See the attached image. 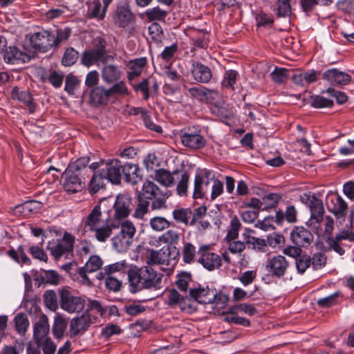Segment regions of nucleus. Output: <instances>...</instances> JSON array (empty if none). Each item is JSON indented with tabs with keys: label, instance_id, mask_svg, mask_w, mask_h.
Returning <instances> with one entry per match:
<instances>
[{
	"label": "nucleus",
	"instance_id": "1",
	"mask_svg": "<svg viewBox=\"0 0 354 354\" xmlns=\"http://www.w3.org/2000/svg\"><path fill=\"white\" fill-rule=\"evenodd\" d=\"M162 277V274L158 273L150 266H131L128 270L129 291L137 293L143 290H158Z\"/></svg>",
	"mask_w": 354,
	"mask_h": 354
},
{
	"label": "nucleus",
	"instance_id": "2",
	"mask_svg": "<svg viewBox=\"0 0 354 354\" xmlns=\"http://www.w3.org/2000/svg\"><path fill=\"white\" fill-rule=\"evenodd\" d=\"M89 161L88 157H82L68 166L61 179L66 192L75 193L84 188Z\"/></svg>",
	"mask_w": 354,
	"mask_h": 354
},
{
	"label": "nucleus",
	"instance_id": "3",
	"mask_svg": "<svg viewBox=\"0 0 354 354\" xmlns=\"http://www.w3.org/2000/svg\"><path fill=\"white\" fill-rule=\"evenodd\" d=\"M210 171H205L202 176H196L194 180V198H202L210 193L212 200L219 196L223 192V183L215 178L209 180Z\"/></svg>",
	"mask_w": 354,
	"mask_h": 354
},
{
	"label": "nucleus",
	"instance_id": "4",
	"mask_svg": "<svg viewBox=\"0 0 354 354\" xmlns=\"http://www.w3.org/2000/svg\"><path fill=\"white\" fill-rule=\"evenodd\" d=\"M113 59L114 57L108 54L106 40L97 37L93 39L92 48L82 53L81 62L84 66L89 67L98 62L105 64Z\"/></svg>",
	"mask_w": 354,
	"mask_h": 354
},
{
	"label": "nucleus",
	"instance_id": "5",
	"mask_svg": "<svg viewBox=\"0 0 354 354\" xmlns=\"http://www.w3.org/2000/svg\"><path fill=\"white\" fill-rule=\"evenodd\" d=\"M300 201L308 205L310 211V218L306 222V225L310 228L318 229L324 219V208L322 201L315 195L307 193L300 196Z\"/></svg>",
	"mask_w": 354,
	"mask_h": 354
},
{
	"label": "nucleus",
	"instance_id": "6",
	"mask_svg": "<svg viewBox=\"0 0 354 354\" xmlns=\"http://www.w3.org/2000/svg\"><path fill=\"white\" fill-rule=\"evenodd\" d=\"M187 297L194 308V311H196L197 309L195 304L196 302L198 304H210L214 301L216 297V290L210 289L208 286L203 287L199 285L197 287L190 288Z\"/></svg>",
	"mask_w": 354,
	"mask_h": 354
},
{
	"label": "nucleus",
	"instance_id": "7",
	"mask_svg": "<svg viewBox=\"0 0 354 354\" xmlns=\"http://www.w3.org/2000/svg\"><path fill=\"white\" fill-rule=\"evenodd\" d=\"M61 308L69 313L82 311L85 306V300L80 297L73 295L67 290L60 291Z\"/></svg>",
	"mask_w": 354,
	"mask_h": 354
},
{
	"label": "nucleus",
	"instance_id": "8",
	"mask_svg": "<svg viewBox=\"0 0 354 354\" xmlns=\"http://www.w3.org/2000/svg\"><path fill=\"white\" fill-rule=\"evenodd\" d=\"M122 165L118 160H109L101 162L100 169L102 175H104L109 182L118 185L120 183Z\"/></svg>",
	"mask_w": 354,
	"mask_h": 354
},
{
	"label": "nucleus",
	"instance_id": "9",
	"mask_svg": "<svg viewBox=\"0 0 354 354\" xmlns=\"http://www.w3.org/2000/svg\"><path fill=\"white\" fill-rule=\"evenodd\" d=\"M167 297L166 303L169 306L172 308L179 306L182 311L187 313L194 312V308L187 294L182 295L175 288H171L167 290Z\"/></svg>",
	"mask_w": 354,
	"mask_h": 354
},
{
	"label": "nucleus",
	"instance_id": "10",
	"mask_svg": "<svg viewBox=\"0 0 354 354\" xmlns=\"http://www.w3.org/2000/svg\"><path fill=\"white\" fill-rule=\"evenodd\" d=\"M32 48L39 52H46L55 46V35L47 30L34 33L30 37Z\"/></svg>",
	"mask_w": 354,
	"mask_h": 354
},
{
	"label": "nucleus",
	"instance_id": "11",
	"mask_svg": "<svg viewBox=\"0 0 354 354\" xmlns=\"http://www.w3.org/2000/svg\"><path fill=\"white\" fill-rule=\"evenodd\" d=\"M199 258L198 262L208 270L218 269L221 266V257L210 251L208 245L201 246L198 252Z\"/></svg>",
	"mask_w": 354,
	"mask_h": 354
},
{
	"label": "nucleus",
	"instance_id": "12",
	"mask_svg": "<svg viewBox=\"0 0 354 354\" xmlns=\"http://www.w3.org/2000/svg\"><path fill=\"white\" fill-rule=\"evenodd\" d=\"M290 239L293 245L307 248L313 243L314 236L303 226H294L290 234Z\"/></svg>",
	"mask_w": 354,
	"mask_h": 354
},
{
	"label": "nucleus",
	"instance_id": "13",
	"mask_svg": "<svg viewBox=\"0 0 354 354\" xmlns=\"http://www.w3.org/2000/svg\"><path fill=\"white\" fill-rule=\"evenodd\" d=\"M74 242L75 237L72 234L66 232L62 239L59 240L55 245L50 246L48 245L47 248L50 251L55 259H58L64 254L73 251Z\"/></svg>",
	"mask_w": 354,
	"mask_h": 354
},
{
	"label": "nucleus",
	"instance_id": "14",
	"mask_svg": "<svg viewBox=\"0 0 354 354\" xmlns=\"http://www.w3.org/2000/svg\"><path fill=\"white\" fill-rule=\"evenodd\" d=\"M289 263L285 257L277 255L268 260L266 270L272 277L280 278L285 275Z\"/></svg>",
	"mask_w": 354,
	"mask_h": 354
},
{
	"label": "nucleus",
	"instance_id": "15",
	"mask_svg": "<svg viewBox=\"0 0 354 354\" xmlns=\"http://www.w3.org/2000/svg\"><path fill=\"white\" fill-rule=\"evenodd\" d=\"M3 60L7 64H15L28 62L32 56L27 51H23L15 46H6L3 50Z\"/></svg>",
	"mask_w": 354,
	"mask_h": 354
},
{
	"label": "nucleus",
	"instance_id": "16",
	"mask_svg": "<svg viewBox=\"0 0 354 354\" xmlns=\"http://www.w3.org/2000/svg\"><path fill=\"white\" fill-rule=\"evenodd\" d=\"M133 18L129 2L125 0L120 1L118 4L114 17L115 24L120 27L125 28L131 24Z\"/></svg>",
	"mask_w": 354,
	"mask_h": 354
},
{
	"label": "nucleus",
	"instance_id": "17",
	"mask_svg": "<svg viewBox=\"0 0 354 354\" xmlns=\"http://www.w3.org/2000/svg\"><path fill=\"white\" fill-rule=\"evenodd\" d=\"M343 240H349L354 243V232L349 230H342L334 237H328L326 242L329 249L334 250L339 255H343L345 253L341 243Z\"/></svg>",
	"mask_w": 354,
	"mask_h": 354
},
{
	"label": "nucleus",
	"instance_id": "18",
	"mask_svg": "<svg viewBox=\"0 0 354 354\" xmlns=\"http://www.w3.org/2000/svg\"><path fill=\"white\" fill-rule=\"evenodd\" d=\"M91 324V314L84 312L82 315L74 317L71 321L70 335L75 337L86 331Z\"/></svg>",
	"mask_w": 354,
	"mask_h": 354
},
{
	"label": "nucleus",
	"instance_id": "19",
	"mask_svg": "<svg viewBox=\"0 0 354 354\" xmlns=\"http://www.w3.org/2000/svg\"><path fill=\"white\" fill-rule=\"evenodd\" d=\"M106 202V200H102L100 204L95 205L88 215L83 219L84 232H89L100 225L102 221L101 207L102 205H105Z\"/></svg>",
	"mask_w": 354,
	"mask_h": 354
},
{
	"label": "nucleus",
	"instance_id": "20",
	"mask_svg": "<svg viewBox=\"0 0 354 354\" xmlns=\"http://www.w3.org/2000/svg\"><path fill=\"white\" fill-rule=\"evenodd\" d=\"M131 198L129 195H118L113 205L115 210L114 218L122 219L127 217L131 212Z\"/></svg>",
	"mask_w": 354,
	"mask_h": 354
},
{
	"label": "nucleus",
	"instance_id": "21",
	"mask_svg": "<svg viewBox=\"0 0 354 354\" xmlns=\"http://www.w3.org/2000/svg\"><path fill=\"white\" fill-rule=\"evenodd\" d=\"M180 141L185 147L192 149H201L206 145V140L202 135L190 130L180 135Z\"/></svg>",
	"mask_w": 354,
	"mask_h": 354
},
{
	"label": "nucleus",
	"instance_id": "22",
	"mask_svg": "<svg viewBox=\"0 0 354 354\" xmlns=\"http://www.w3.org/2000/svg\"><path fill=\"white\" fill-rule=\"evenodd\" d=\"M323 78L328 81L333 85L344 86L351 81V76L337 68H332L326 71L323 73Z\"/></svg>",
	"mask_w": 354,
	"mask_h": 354
},
{
	"label": "nucleus",
	"instance_id": "23",
	"mask_svg": "<svg viewBox=\"0 0 354 354\" xmlns=\"http://www.w3.org/2000/svg\"><path fill=\"white\" fill-rule=\"evenodd\" d=\"M48 333V317L43 315L34 326V339L38 346L41 345L44 341L49 339Z\"/></svg>",
	"mask_w": 354,
	"mask_h": 354
},
{
	"label": "nucleus",
	"instance_id": "24",
	"mask_svg": "<svg viewBox=\"0 0 354 354\" xmlns=\"http://www.w3.org/2000/svg\"><path fill=\"white\" fill-rule=\"evenodd\" d=\"M102 264V260L99 256L93 255L86 261L84 266L81 267L78 269V274L82 277V280L86 281L88 283H91L86 274L88 272L90 273L97 271L101 268Z\"/></svg>",
	"mask_w": 354,
	"mask_h": 354
},
{
	"label": "nucleus",
	"instance_id": "25",
	"mask_svg": "<svg viewBox=\"0 0 354 354\" xmlns=\"http://www.w3.org/2000/svg\"><path fill=\"white\" fill-rule=\"evenodd\" d=\"M192 75L194 79L200 83H208L212 78L210 68L201 62L192 64Z\"/></svg>",
	"mask_w": 354,
	"mask_h": 354
},
{
	"label": "nucleus",
	"instance_id": "26",
	"mask_svg": "<svg viewBox=\"0 0 354 354\" xmlns=\"http://www.w3.org/2000/svg\"><path fill=\"white\" fill-rule=\"evenodd\" d=\"M122 174L127 183L136 185L142 179V170L137 165L127 163L122 166Z\"/></svg>",
	"mask_w": 354,
	"mask_h": 354
},
{
	"label": "nucleus",
	"instance_id": "27",
	"mask_svg": "<svg viewBox=\"0 0 354 354\" xmlns=\"http://www.w3.org/2000/svg\"><path fill=\"white\" fill-rule=\"evenodd\" d=\"M122 72L116 65L105 64L102 69V80L107 84H112L119 81Z\"/></svg>",
	"mask_w": 354,
	"mask_h": 354
},
{
	"label": "nucleus",
	"instance_id": "28",
	"mask_svg": "<svg viewBox=\"0 0 354 354\" xmlns=\"http://www.w3.org/2000/svg\"><path fill=\"white\" fill-rule=\"evenodd\" d=\"M332 207H330V211L337 218H344L348 210V205L345 201L338 194L334 195L331 198Z\"/></svg>",
	"mask_w": 354,
	"mask_h": 354
},
{
	"label": "nucleus",
	"instance_id": "29",
	"mask_svg": "<svg viewBox=\"0 0 354 354\" xmlns=\"http://www.w3.org/2000/svg\"><path fill=\"white\" fill-rule=\"evenodd\" d=\"M164 193L165 191L161 190L153 182L147 180L144 183L142 190L138 195L149 201Z\"/></svg>",
	"mask_w": 354,
	"mask_h": 354
},
{
	"label": "nucleus",
	"instance_id": "30",
	"mask_svg": "<svg viewBox=\"0 0 354 354\" xmlns=\"http://www.w3.org/2000/svg\"><path fill=\"white\" fill-rule=\"evenodd\" d=\"M12 97L27 105L30 113H35V105L32 102V97L28 91L20 90L18 87H15L12 90Z\"/></svg>",
	"mask_w": 354,
	"mask_h": 354
},
{
	"label": "nucleus",
	"instance_id": "31",
	"mask_svg": "<svg viewBox=\"0 0 354 354\" xmlns=\"http://www.w3.org/2000/svg\"><path fill=\"white\" fill-rule=\"evenodd\" d=\"M110 97L109 88L106 89L102 86H95L91 90L90 93L91 100L97 105L107 104Z\"/></svg>",
	"mask_w": 354,
	"mask_h": 354
},
{
	"label": "nucleus",
	"instance_id": "32",
	"mask_svg": "<svg viewBox=\"0 0 354 354\" xmlns=\"http://www.w3.org/2000/svg\"><path fill=\"white\" fill-rule=\"evenodd\" d=\"M41 207V203L36 201H26L17 205L15 209V214L28 216L32 213L38 212Z\"/></svg>",
	"mask_w": 354,
	"mask_h": 354
},
{
	"label": "nucleus",
	"instance_id": "33",
	"mask_svg": "<svg viewBox=\"0 0 354 354\" xmlns=\"http://www.w3.org/2000/svg\"><path fill=\"white\" fill-rule=\"evenodd\" d=\"M168 255L162 250L158 251L153 249L147 250L146 254V263L148 265H165L168 263Z\"/></svg>",
	"mask_w": 354,
	"mask_h": 354
},
{
	"label": "nucleus",
	"instance_id": "34",
	"mask_svg": "<svg viewBox=\"0 0 354 354\" xmlns=\"http://www.w3.org/2000/svg\"><path fill=\"white\" fill-rule=\"evenodd\" d=\"M297 211L295 206L290 205L286 207V212L281 210L277 211L275 215V222L278 225L283 223L286 219L290 223H295L297 221Z\"/></svg>",
	"mask_w": 354,
	"mask_h": 354
},
{
	"label": "nucleus",
	"instance_id": "35",
	"mask_svg": "<svg viewBox=\"0 0 354 354\" xmlns=\"http://www.w3.org/2000/svg\"><path fill=\"white\" fill-rule=\"evenodd\" d=\"M60 275L55 270H42L39 276L35 279V283H38V286L41 283H49L57 285L60 281Z\"/></svg>",
	"mask_w": 354,
	"mask_h": 354
},
{
	"label": "nucleus",
	"instance_id": "36",
	"mask_svg": "<svg viewBox=\"0 0 354 354\" xmlns=\"http://www.w3.org/2000/svg\"><path fill=\"white\" fill-rule=\"evenodd\" d=\"M116 225L113 224H109L106 223L104 225H100L90 232L94 233V237L100 242H105L112 234V230L115 228Z\"/></svg>",
	"mask_w": 354,
	"mask_h": 354
},
{
	"label": "nucleus",
	"instance_id": "37",
	"mask_svg": "<svg viewBox=\"0 0 354 354\" xmlns=\"http://www.w3.org/2000/svg\"><path fill=\"white\" fill-rule=\"evenodd\" d=\"M108 7H105L103 4V8L102 9V5L100 0H93L90 3L88 8V17L89 18H96L98 19H102L106 14Z\"/></svg>",
	"mask_w": 354,
	"mask_h": 354
},
{
	"label": "nucleus",
	"instance_id": "38",
	"mask_svg": "<svg viewBox=\"0 0 354 354\" xmlns=\"http://www.w3.org/2000/svg\"><path fill=\"white\" fill-rule=\"evenodd\" d=\"M107 180L104 175H102L100 169L93 174L90 181L88 189L91 194L97 193L101 188L105 186V181Z\"/></svg>",
	"mask_w": 354,
	"mask_h": 354
},
{
	"label": "nucleus",
	"instance_id": "39",
	"mask_svg": "<svg viewBox=\"0 0 354 354\" xmlns=\"http://www.w3.org/2000/svg\"><path fill=\"white\" fill-rule=\"evenodd\" d=\"M154 179L162 185L168 187L174 184V178L172 174L165 169L155 171Z\"/></svg>",
	"mask_w": 354,
	"mask_h": 354
},
{
	"label": "nucleus",
	"instance_id": "40",
	"mask_svg": "<svg viewBox=\"0 0 354 354\" xmlns=\"http://www.w3.org/2000/svg\"><path fill=\"white\" fill-rule=\"evenodd\" d=\"M282 196L279 194L270 193L261 198L262 210L268 211L275 208L281 200Z\"/></svg>",
	"mask_w": 354,
	"mask_h": 354
},
{
	"label": "nucleus",
	"instance_id": "41",
	"mask_svg": "<svg viewBox=\"0 0 354 354\" xmlns=\"http://www.w3.org/2000/svg\"><path fill=\"white\" fill-rule=\"evenodd\" d=\"M172 215L177 223L188 225H189V218L192 215V211L189 208H178L173 211Z\"/></svg>",
	"mask_w": 354,
	"mask_h": 354
},
{
	"label": "nucleus",
	"instance_id": "42",
	"mask_svg": "<svg viewBox=\"0 0 354 354\" xmlns=\"http://www.w3.org/2000/svg\"><path fill=\"white\" fill-rule=\"evenodd\" d=\"M113 246L118 252L126 251L131 245L132 241L127 238L125 236L118 233L115 235L112 239Z\"/></svg>",
	"mask_w": 354,
	"mask_h": 354
},
{
	"label": "nucleus",
	"instance_id": "43",
	"mask_svg": "<svg viewBox=\"0 0 354 354\" xmlns=\"http://www.w3.org/2000/svg\"><path fill=\"white\" fill-rule=\"evenodd\" d=\"M129 268L127 263L124 260L105 266L104 272V274L107 275H111L115 272L125 273L127 272L128 273Z\"/></svg>",
	"mask_w": 354,
	"mask_h": 354
},
{
	"label": "nucleus",
	"instance_id": "44",
	"mask_svg": "<svg viewBox=\"0 0 354 354\" xmlns=\"http://www.w3.org/2000/svg\"><path fill=\"white\" fill-rule=\"evenodd\" d=\"M67 323L66 320L60 315L55 317L53 326V333L55 338L59 339L62 337L66 329Z\"/></svg>",
	"mask_w": 354,
	"mask_h": 354
},
{
	"label": "nucleus",
	"instance_id": "45",
	"mask_svg": "<svg viewBox=\"0 0 354 354\" xmlns=\"http://www.w3.org/2000/svg\"><path fill=\"white\" fill-rule=\"evenodd\" d=\"M291 0H276L277 15L279 17H286L291 15Z\"/></svg>",
	"mask_w": 354,
	"mask_h": 354
},
{
	"label": "nucleus",
	"instance_id": "46",
	"mask_svg": "<svg viewBox=\"0 0 354 354\" xmlns=\"http://www.w3.org/2000/svg\"><path fill=\"white\" fill-rule=\"evenodd\" d=\"M138 206L133 214L137 218H143L144 216L149 212V201L138 195Z\"/></svg>",
	"mask_w": 354,
	"mask_h": 354
},
{
	"label": "nucleus",
	"instance_id": "47",
	"mask_svg": "<svg viewBox=\"0 0 354 354\" xmlns=\"http://www.w3.org/2000/svg\"><path fill=\"white\" fill-rule=\"evenodd\" d=\"M15 328L20 335H24L29 326L28 317L24 313H19L15 317Z\"/></svg>",
	"mask_w": 354,
	"mask_h": 354
},
{
	"label": "nucleus",
	"instance_id": "48",
	"mask_svg": "<svg viewBox=\"0 0 354 354\" xmlns=\"http://www.w3.org/2000/svg\"><path fill=\"white\" fill-rule=\"evenodd\" d=\"M150 225L151 228L154 231L160 232L162 231L169 227H170L172 223L167 221L165 218L162 216H155L150 219Z\"/></svg>",
	"mask_w": 354,
	"mask_h": 354
},
{
	"label": "nucleus",
	"instance_id": "49",
	"mask_svg": "<svg viewBox=\"0 0 354 354\" xmlns=\"http://www.w3.org/2000/svg\"><path fill=\"white\" fill-rule=\"evenodd\" d=\"M79 53L73 48L70 47L66 49L62 59V64L65 66H71L77 61Z\"/></svg>",
	"mask_w": 354,
	"mask_h": 354
},
{
	"label": "nucleus",
	"instance_id": "50",
	"mask_svg": "<svg viewBox=\"0 0 354 354\" xmlns=\"http://www.w3.org/2000/svg\"><path fill=\"white\" fill-rule=\"evenodd\" d=\"M177 279L176 281V285L177 288L181 291L186 294L189 283L192 280V275L188 272H182L177 275Z\"/></svg>",
	"mask_w": 354,
	"mask_h": 354
},
{
	"label": "nucleus",
	"instance_id": "51",
	"mask_svg": "<svg viewBox=\"0 0 354 354\" xmlns=\"http://www.w3.org/2000/svg\"><path fill=\"white\" fill-rule=\"evenodd\" d=\"M171 196V192L169 190H165L164 194L160 196L153 198L151 205V208L153 210H160L167 208L166 201Z\"/></svg>",
	"mask_w": 354,
	"mask_h": 354
},
{
	"label": "nucleus",
	"instance_id": "52",
	"mask_svg": "<svg viewBox=\"0 0 354 354\" xmlns=\"http://www.w3.org/2000/svg\"><path fill=\"white\" fill-rule=\"evenodd\" d=\"M237 76V71L234 70L226 71L221 82L222 86L234 90V85L236 83Z\"/></svg>",
	"mask_w": 354,
	"mask_h": 354
},
{
	"label": "nucleus",
	"instance_id": "53",
	"mask_svg": "<svg viewBox=\"0 0 354 354\" xmlns=\"http://www.w3.org/2000/svg\"><path fill=\"white\" fill-rule=\"evenodd\" d=\"M310 104L317 109L330 108L333 106V101L322 96L315 95L311 97Z\"/></svg>",
	"mask_w": 354,
	"mask_h": 354
},
{
	"label": "nucleus",
	"instance_id": "54",
	"mask_svg": "<svg viewBox=\"0 0 354 354\" xmlns=\"http://www.w3.org/2000/svg\"><path fill=\"white\" fill-rule=\"evenodd\" d=\"M311 263V257L307 254H301L295 259L296 268L299 273L304 274Z\"/></svg>",
	"mask_w": 354,
	"mask_h": 354
},
{
	"label": "nucleus",
	"instance_id": "55",
	"mask_svg": "<svg viewBox=\"0 0 354 354\" xmlns=\"http://www.w3.org/2000/svg\"><path fill=\"white\" fill-rule=\"evenodd\" d=\"M146 16L151 21L163 20L167 15V12L160 9L158 6L148 9Z\"/></svg>",
	"mask_w": 354,
	"mask_h": 354
},
{
	"label": "nucleus",
	"instance_id": "56",
	"mask_svg": "<svg viewBox=\"0 0 354 354\" xmlns=\"http://www.w3.org/2000/svg\"><path fill=\"white\" fill-rule=\"evenodd\" d=\"M80 81L78 78L72 74H69L66 77L64 91L71 95H74L75 90L78 87Z\"/></svg>",
	"mask_w": 354,
	"mask_h": 354
},
{
	"label": "nucleus",
	"instance_id": "57",
	"mask_svg": "<svg viewBox=\"0 0 354 354\" xmlns=\"http://www.w3.org/2000/svg\"><path fill=\"white\" fill-rule=\"evenodd\" d=\"M44 301L50 310H55L57 308V298L54 290H46L44 294Z\"/></svg>",
	"mask_w": 354,
	"mask_h": 354
},
{
	"label": "nucleus",
	"instance_id": "58",
	"mask_svg": "<svg viewBox=\"0 0 354 354\" xmlns=\"http://www.w3.org/2000/svg\"><path fill=\"white\" fill-rule=\"evenodd\" d=\"M196 256V248L190 243H185L183 250V259L185 263H191Z\"/></svg>",
	"mask_w": 354,
	"mask_h": 354
},
{
	"label": "nucleus",
	"instance_id": "59",
	"mask_svg": "<svg viewBox=\"0 0 354 354\" xmlns=\"http://www.w3.org/2000/svg\"><path fill=\"white\" fill-rule=\"evenodd\" d=\"M272 80L278 84L286 82L288 77V71L284 68H277L271 73Z\"/></svg>",
	"mask_w": 354,
	"mask_h": 354
},
{
	"label": "nucleus",
	"instance_id": "60",
	"mask_svg": "<svg viewBox=\"0 0 354 354\" xmlns=\"http://www.w3.org/2000/svg\"><path fill=\"white\" fill-rule=\"evenodd\" d=\"M207 32L198 30V35L192 38L194 47L205 48L208 45Z\"/></svg>",
	"mask_w": 354,
	"mask_h": 354
},
{
	"label": "nucleus",
	"instance_id": "61",
	"mask_svg": "<svg viewBox=\"0 0 354 354\" xmlns=\"http://www.w3.org/2000/svg\"><path fill=\"white\" fill-rule=\"evenodd\" d=\"M326 256L322 252H317L311 257V263L314 270H319L326 263Z\"/></svg>",
	"mask_w": 354,
	"mask_h": 354
},
{
	"label": "nucleus",
	"instance_id": "62",
	"mask_svg": "<svg viewBox=\"0 0 354 354\" xmlns=\"http://www.w3.org/2000/svg\"><path fill=\"white\" fill-rule=\"evenodd\" d=\"M119 233L133 241V237L136 233V227L131 222L127 221L122 223Z\"/></svg>",
	"mask_w": 354,
	"mask_h": 354
},
{
	"label": "nucleus",
	"instance_id": "63",
	"mask_svg": "<svg viewBox=\"0 0 354 354\" xmlns=\"http://www.w3.org/2000/svg\"><path fill=\"white\" fill-rule=\"evenodd\" d=\"M207 88L198 86L188 89L189 95L198 101L205 102Z\"/></svg>",
	"mask_w": 354,
	"mask_h": 354
},
{
	"label": "nucleus",
	"instance_id": "64",
	"mask_svg": "<svg viewBox=\"0 0 354 354\" xmlns=\"http://www.w3.org/2000/svg\"><path fill=\"white\" fill-rule=\"evenodd\" d=\"M179 234L173 230H169L164 233L161 237L160 241L165 243L176 244L179 241Z\"/></svg>",
	"mask_w": 354,
	"mask_h": 354
}]
</instances>
